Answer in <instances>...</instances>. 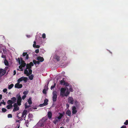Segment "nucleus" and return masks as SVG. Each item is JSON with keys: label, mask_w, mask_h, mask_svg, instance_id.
I'll use <instances>...</instances> for the list:
<instances>
[{"label": "nucleus", "mask_w": 128, "mask_h": 128, "mask_svg": "<svg viewBox=\"0 0 128 128\" xmlns=\"http://www.w3.org/2000/svg\"><path fill=\"white\" fill-rule=\"evenodd\" d=\"M16 97L17 98V103L18 106H20L21 105V102L22 101V98L20 94L16 95Z\"/></svg>", "instance_id": "f257e3e1"}, {"label": "nucleus", "mask_w": 128, "mask_h": 128, "mask_svg": "<svg viewBox=\"0 0 128 128\" xmlns=\"http://www.w3.org/2000/svg\"><path fill=\"white\" fill-rule=\"evenodd\" d=\"M28 80V78L23 76L18 79L17 80V82H18L20 83V82L23 80L24 82L26 83L27 82Z\"/></svg>", "instance_id": "f03ea898"}, {"label": "nucleus", "mask_w": 128, "mask_h": 128, "mask_svg": "<svg viewBox=\"0 0 128 128\" xmlns=\"http://www.w3.org/2000/svg\"><path fill=\"white\" fill-rule=\"evenodd\" d=\"M57 92L56 90L53 91L52 93V94L53 95L52 100L54 102L56 101V98L57 97Z\"/></svg>", "instance_id": "7ed1b4c3"}, {"label": "nucleus", "mask_w": 128, "mask_h": 128, "mask_svg": "<svg viewBox=\"0 0 128 128\" xmlns=\"http://www.w3.org/2000/svg\"><path fill=\"white\" fill-rule=\"evenodd\" d=\"M66 88H61L60 94V96H62L63 97L64 96V94L65 93V91L66 90Z\"/></svg>", "instance_id": "20e7f679"}, {"label": "nucleus", "mask_w": 128, "mask_h": 128, "mask_svg": "<svg viewBox=\"0 0 128 128\" xmlns=\"http://www.w3.org/2000/svg\"><path fill=\"white\" fill-rule=\"evenodd\" d=\"M28 103L30 105L31 104H32V102L31 98H29L28 100ZM27 103H26L25 104V108H28L30 106V105H29V106L27 105Z\"/></svg>", "instance_id": "39448f33"}, {"label": "nucleus", "mask_w": 128, "mask_h": 128, "mask_svg": "<svg viewBox=\"0 0 128 128\" xmlns=\"http://www.w3.org/2000/svg\"><path fill=\"white\" fill-rule=\"evenodd\" d=\"M18 105L16 103H14V105L13 106L14 107L13 110V112H15L17 111L19 109V107L18 106Z\"/></svg>", "instance_id": "423d86ee"}, {"label": "nucleus", "mask_w": 128, "mask_h": 128, "mask_svg": "<svg viewBox=\"0 0 128 128\" xmlns=\"http://www.w3.org/2000/svg\"><path fill=\"white\" fill-rule=\"evenodd\" d=\"M45 121V120H44L43 119L40 120L38 123L40 126L41 127L43 126L44 125V123Z\"/></svg>", "instance_id": "0eeeda50"}, {"label": "nucleus", "mask_w": 128, "mask_h": 128, "mask_svg": "<svg viewBox=\"0 0 128 128\" xmlns=\"http://www.w3.org/2000/svg\"><path fill=\"white\" fill-rule=\"evenodd\" d=\"M68 102L71 104H73L74 100L73 98L72 97H69L68 99Z\"/></svg>", "instance_id": "6e6552de"}, {"label": "nucleus", "mask_w": 128, "mask_h": 128, "mask_svg": "<svg viewBox=\"0 0 128 128\" xmlns=\"http://www.w3.org/2000/svg\"><path fill=\"white\" fill-rule=\"evenodd\" d=\"M20 83L18 82L15 85V87L18 88H21L22 87V84H20Z\"/></svg>", "instance_id": "1a4fd4ad"}, {"label": "nucleus", "mask_w": 128, "mask_h": 128, "mask_svg": "<svg viewBox=\"0 0 128 128\" xmlns=\"http://www.w3.org/2000/svg\"><path fill=\"white\" fill-rule=\"evenodd\" d=\"M27 112L26 110H24L22 114L21 117H23L25 118L26 117V115L27 114Z\"/></svg>", "instance_id": "9d476101"}, {"label": "nucleus", "mask_w": 128, "mask_h": 128, "mask_svg": "<svg viewBox=\"0 0 128 128\" xmlns=\"http://www.w3.org/2000/svg\"><path fill=\"white\" fill-rule=\"evenodd\" d=\"M72 114H76L77 112V111L76 110V108L75 106L72 107Z\"/></svg>", "instance_id": "9b49d317"}, {"label": "nucleus", "mask_w": 128, "mask_h": 128, "mask_svg": "<svg viewBox=\"0 0 128 128\" xmlns=\"http://www.w3.org/2000/svg\"><path fill=\"white\" fill-rule=\"evenodd\" d=\"M37 59L41 62H43L44 60V58L40 56H39L38 57Z\"/></svg>", "instance_id": "f8f14e48"}, {"label": "nucleus", "mask_w": 128, "mask_h": 128, "mask_svg": "<svg viewBox=\"0 0 128 128\" xmlns=\"http://www.w3.org/2000/svg\"><path fill=\"white\" fill-rule=\"evenodd\" d=\"M22 56H26L25 58L26 60H27L28 58V54H27V52H24L22 54Z\"/></svg>", "instance_id": "ddd939ff"}, {"label": "nucleus", "mask_w": 128, "mask_h": 128, "mask_svg": "<svg viewBox=\"0 0 128 128\" xmlns=\"http://www.w3.org/2000/svg\"><path fill=\"white\" fill-rule=\"evenodd\" d=\"M54 59H56L57 61H59L60 60V56L57 55H55L54 56Z\"/></svg>", "instance_id": "4468645a"}, {"label": "nucleus", "mask_w": 128, "mask_h": 128, "mask_svg": "<svg viewBox=\"0 0 128 128\" xmlns=\"http://www.w3.org/2000/svg\"><path fill=\"white\" fill-rule=\"evenodd\" d=\"M52 113L50 112H48V113L47 116L50 119L52 118Z\"/></svg>", "instance_id": "2eb2a0df"}, {"label": "nucleus", "mask_w": 128, "mask_h": 128, "mask_svg": "<svg viewBox=\"0 0 128 128\" xmlns=\"http://www.w3.org/2000/svg\"><path fill=\"white\" fill-rule=\"evenodd\" d=\"M67 88V90L66 91V92L64 94V96H67L70 94V92H69L68 91V88Z\"/></svg>", "instance_id": "dca6fc26"}, {"label": "nucleus", "mask_w": 128, "mask_h": 128, "mask_svg": "<svg viewBox=\"0 0 128 128\" xmlns=\"http://www.w3.org/2000/svg\"><path fill=\"white\" fill-rule=\"evenodd\" d=\"M60 121V120L58 119L56 117V118L55 120L53 121V122L54 124H56L57 122L58 123Z\"/></svg>", "instance_id": "f3484780"}, {"label": "nucleus", "mask_w": 128, "mask_h": 128, "mask_svg": "<svg viewBox=\"0 0 128 128\" xmlns=\"http://www.w3.org/2000/svg\"><path fill=\"white\" fill-rule=\"evenodd\" d=\"M16 98L14 97H13L11 98V100L12 101V102L13 103H15L16 102Z\"/></svg>", "instance_id": "a211bd4d"}, {"label": "nucleus", "mask_w": 128, "mask_h": 128, "mask_svg": "<svg viewBox=\"0 0 128 128\" xmlns=\"http://www.w3.org/2000/svg\"><path fill=\"white\" fill-rule=\"evenodd\" d=\"M66 114L68 116H70L71 114V112L70 110H68L66 112Z\"/></svg>", "instance_id": "6ab92c4d"}, {"label": "nucleus", "mask_w": 128, "mask_h": 128, "mask_svg": "<svg viewBox=\"0 0 128 128\" xmlns=\"http://www.w3.org/2000/svg\"><path fill=\"white\" fill-rule=\"evenodd\" d=\"M4 63L5 64V65L6 66H8L9 65V63L8 61L6 60L5 59L4 62Z\"/></svg>", "instance_id": "aec40b11"}, {"label": "nucleus", "mask_w": 128, "mask_h": 128, "mask_svg": "<svg viewBox=\"0 0 128 128\" xmlns=\"http://www.w3.org/2000/svg\"><path fill=\"white\" fill-rule=\"evenodd\" d=\"M63 116V115L62 114L60 113V115L57 118L59 120H60L61 118Z\"/></svg>", "instance_id": "412c9836"}, {"label": "nucleus", "mask_w": 128, "mask_h": 128, "mask_svg": "<svg viewBox=\"0 0 128 128\" xmlns=\"http://www.w3.org/2000/svg\"><path fill=\"white\" fill-rule=\"evenodd\" d=\"M48 100L47 98H45L44 100V104L46 106L48 104Z\"/></svg>", "instance_id": "4be33fe9"}, {"label": "nucleus", "mask_w": 128, "mask_h": 128, "mask_svg": "<svg viewBox=\"0 0 128 128\" xmlns=\"http://www.w3.org/2000/svg\"><path fill=\"white\" fill-rule=\"evenodd\" d=\"M7 103L9 105H12V104H13L12 102V101L11 100H9L7 101Z\"/></svg>", "instance_id": "5701e85b"}, {"label": "nucleus", "mask_w": 128, "mask_h": 128, "mask_svg": "<svg viewBox=\"0 0 128 128\" xmlns=\"http://www.w3.org/2000/svg\"><path fill=\"white\" fill-rule=\"evenodd\" d=\"M24 73L25 74H26V75L27 76H29V74H28V70L26 69L24 70Z\"/></svg>", "instance_id": "b1692460"}, {"label": "nucleus", "mask_w": 128, "mask_h": 128, "mask_svg": "<svg viewBox=\"0 0 128 128\" xmlns=\"http://www.w3.org/2000/svg\"><path fill=\"white\" fill-rule=\"evenodd\" d=\"M12 105H8L6 106V108L8 109H10L12 107Z\"/></svg>", "instance_id": "393cba45"}, {"label": "nucleus", "mask_w": 128, "mask_h": 128, "mask_svg": "<svg viewBox=\"0 0 128 128\" xmlns=\"http://www.w3.org/2000/svg\"><path fill=\"white\" fill-rule=\"evenodd\" d=\"M31 68V67L30 65V64H27L26 65V69H30Z\"/></svg>", "instance_id": "a878e982"}, {"label": "nucleus", "mask_w": 128, "mask_h": 128, "mask_svg": "<svg viewBox=\"0 0 128 128\" xmlns=\"http://www.w3.org/2000/svg\"><path fill=\"white\" fill-rule=\"evenodd\" d=\"M14 84H11L10 85L8 86V88L9 89H11L14 86Z\"/></svg>", "instance_id": "bb28decb"}, {"label": "nucleus", "mask_w": 128, "mask_h": 128, "mask_svg": "<svg viewBox=\"0 0 128 128\" xmlns=\"http://www.w3.org/2000/svg\"><path fill=\"white\" fill-rule=\"evenodd\" d=\"M56 85V83H54V85L51 86V87H50V89L51 90H52L53 88H54Z\"/></svg>", "instance_id": "cd10ccee"}, {"label": "nucleus", "mask_w": 128, "mask_h": 128, "mask_svg": "<svg viewBox=\"0 0 128 128\" xmlns=\"http://www.w3.org/2000/svg\"><path fill=\"white\" fill-rule=\"evenodd\" d=\"M28 77L29 79L30 80H32L34 76L32 74L30 76H29Z\"/></svg>", "instance_id": "c85d7f7f"}, {"label": "nucleus", "mask_w": 128, "mask_h": 128, "mask_svg": "<svg viewBox=\"0 0 128 128\" xmlns=\"http://www.w3.org/2000/svg\"><path fill=\"white\" fill-rule=\"evenodd\" d=\"M25 124L26 126L27 127H28V126L29 124V122H28V120H26V122L25 123Z\"/></svg>", "instance_id": "c756f323"}, {"label": "nucleus", "mask_w": 128, "mask_h": 128, "mask_svg": "<svg viewBox=\"0 0 128 128\" xmlns=\"http://www.w3.org/2000/svg\"><path fill=\"white\" fill-rule=\"evenodd\" d=\"M47 89L46 90L45 89H44L42 91V92L44 94H46V91L48 90V87H47Z\"/></svg>", "instance_id": "7c9ffc66"}, {"label": "nucleus", "mask_w": 128, "mask_h": 128, "mask_svg": "<svg viewBox=\"0 0 128 128\" xmlns=\"http://www.w3.org/2000/svg\"><path fill=\"white\" fill-rule=\"evenodd\" d=\"M20 59L21 60V62H20V63H21L20 64H23L24 63H26L23 60L22 58H20Z\"/></svg>", "instance_id": "2f4dec72"}, {"label": "nucleus", "mask_w": 128, "mask_h": 128, "mask_svg": "<svg viewBox=\"0 0 128 128\" xmlns=\"http://www.w3.org/2000/svg\"><path fill=\"white\" fill-rule=\"evenodd\" d=\"M7 111L6 109L4 108H2V111L3 112H5Z\"/></svg>", "instance_id": "473e14b6"}, {"label": "nucleus", "mask_w": 128, "mask_h": 128, "mask_svg": "<svg viewBox=\"0 0 128 128\" xmlns=\"http://www.w3.org/2000/svg\"><path fill=\"white\" fill-rule=\"evenodd\" d=\"M65 81H64V80H63V79L61 80V81L60 82V83L62 85L64 83Z\"/></svg>", "instance_id": "72a5a7b5"}, {"label": "nucleus", "mask_w": 128, "mask_h": 128, "mask_svg": "<svg viewBox=\"0 0 128 128\" xmlns=\"http://www.w3.org/2000/svg\"><path fill=\"white\" fill-rule=\"evenodd\" d=\"M63 85H65L66 86H69V84L67 82H65L64 84H63Z\"/></svg>", "instance_id": "f704fd0d"}, {"label": "nucleus", "mask_w": 128, "mask_h": 128, "mask_svg": "<svg viewBox=\"0 0 128 128\" xmlns=\"http://www.w3.org/2000/svg\"><path fill=\"white\" fill-rule=\"evenodd\" d=\"M28 70L29 71V72L28 73V74H29V76L31 74H32V70L31 69H29Z\"/></svg>", "instance_id": "c9c22d12"}, {"label": "nucleus", "mask_w": 128, "mask_h": 128, "mask_svg": "<svg viewBox=\"0 0 128 128\" xmlns=\"http://www.w3.org/2000/svg\"><path fill=\"white\" fill-rule=\"evenodd\" d=\"M6 71L5 70H2V71L1 73L2 74V75H4L6 73Z\"/></svg>", "instance_id": "e433bc0d"}, {"label": "nucleus", "mask_w": 128, "mask_h": 128, "mask_svg": "<svg viewBox=\"0 0 128 128\" xmlns=\"http://www.w3.org/2000/svg\"><path fill=\"white\" fill-rule=\"evenodd\" d=\"M28 92L27 91H25L23 92V94L24 95H26L28 94Z\"/></svg>", "instance_id": "4c0bfd02"}, {"label": "nucleus", "mask_w": 128, "mask_h": 128, "mask_svg": "<svg viewBox=\"0 0 128 128\" xmlns=\"http://www.w3.org/2000/svg\"><path fill=\"white\" fill-rule=\"evenodd\" d=\"M8 118H11L12 117V116L11 114H8Z\"/></svg>", "instance_id": "58836bf2"}, {"label": "nucleus", "mask_w": 128, "mask_h": 128, "mask_svg": "<svg viewBox=\"0 0 128 128\" xmlns=\"http://www.w3.org/2000/svg\"><path fill=\"white\" fill-rule=\"evenodd\" d=\"M26 65V63H24L23 64H21L20 65L22 66L23 68Z\"/></svg>", "instance_id": "ea45409f"}, {"label": "nucleus", "mask_w": 128, "mask_h": 128, "mask_svg": "<svg viewBox=\"0 0 128 128\" xmlns=\"http://www.w3.org/2000/svg\"><path fill=\"white\" fill-rule=\"evenodd\" d=\"M44 106H46V105L44 103L42 104H40L39 105V106L40 107H42Z\"/></svg>", "instance_id": "a19ab883"}, {"label": "nucleus", "mask_w": 128, "mask_h": 128, "mask_svg": "<svg viewBox=\"0 0 128 128\" xmlns=\"http://www.w3.org/2000/svg\"><path fill=\"white\" fill-rule=\"evenodd\" d=\"M124 124L125 125H127L128 124V120H126V122L124 123Z\"/></svg>", "instance_id": "79ce46f5"}, {"label": "nucleus", "mask_w": 128, "mask_h": 128, "mask_svg": "<svg viewBox=\"0 0 128 128\" xmlns=\"http://www.w3.org/2000/svg\"><path fill=\"white\" fill-rule=\"evenodd\" d=\"M69 90H70V92H73L72 88V86L70 87V88H69Z\"/></svg>", "instance_id": "37998d69"}, {"label": "nucleus", "mask_w": 128, "mask_h": 128, "mask_svg": "<svg viewBox=\"0 0 128 128\" xmlns=\"http://www.w3.org/2000/svg\"><path fill=\"white\" fill-rule=\"evenodd\" d=\"M34 44H33V46L34 48H35V46H36V42L35 41H34Z\"/></svg>", "instance_id": "c03bdc74"}, {"label": "nucleus", "mask_w": 128, "mask_h": 128, "mask_svg": "<svg viewBox=\"0 0 128 128\" xmlns=\"http://www.w3.org/2000/svg\"><path fill=\"white\" fill-rule=\"evenodd\" d=\"M42 37L44 38H46V34H45L44 33L42 34Z\"/></svg>", "instance_id": "a18cd8bd"}, {"label": "nucleus", "mask_w": 128, "mask_h": 128, "mask_svg": "<svg viewBox=\"0 0 128 128\" xmlns=\"http://www.w3.org/2000/svg\"><path fill=\"white\" fill-rule=\"evenodd\" d=\"M30 64V66L31 67L32 66H34V64L32 62H30V64Z\"/></svg>", "instance_id": "49530a36"}, {"label": "nucleus", "mask_w": 128, "mask_h": 128, "mask_svg": "<svg viewBox=\"0 0 128 128\" xmlns=\"http://www.w3.org/2000/svg\"><path fill=\"white\" fill-rule=\"evenodd\" d=\"M26 95H24L22 96V100H24L25 99V98H26Z\"/></svg>", "instance_id": "de8ad7c7"}, {"label": "nucleus", "mask_w": 128, "mask_h": 128, "mask_svg": "<svg viewBox=\"0 0 128 128\" xmlns=\"http://www.w3.org/2000/svg\"><path fill=\"white\" fill-rule=\"evenodd\" d=\"M18 60L19 64H21L20 60L19 58H18Z\"/></svg>", "instance_id": "09e8293b"}, {"label": "nucleus", "mask_w": 128, "mask_h": 128, "mask_svg": "<svg viewBox=\"0 0 128 128\" xmlns=\"http://www.w3.org/2000/svg\"><path fill=\"white\" fill-rule=\"evenodd\" d=\"M39 52V50L38 49H37L35 50V52L36 53H38Z\"/></svg>", "instance_id": "8fccbe9b"}, {"label": "nucleus", "mask_w": 128, "mask_h": 128, "mask_svg": "<svg viewBox=\"0 0 128 128\" xmlns=\"http://www.w3.org/2000/svg\"><path fill=\"white\" fill-rule=\"evenodd\" d=\"M36 60H33V62L34 64H36Z\"/></svg>", "instance_id": "3c124183"}, {"label": "nucleus", "mask_w": 128, "mask_h": 128, "mask_svg": "<svg viewBox=\"0 0 128 128\" xmlns=\"http://www.w3.org/2000/svg\"><path fill=\"white\" fill-rule=\"evenodd\" d=\"M7 91V89L6 88H5L3 90V92H6Z\"/></svg>", "instance_id": "603ef678"}, {"label": "nucleus", "mask_w": 128, "mask_h": 128, "mask_svg": "<svg viewBox=\"0 0 128 128\" xmlns=\"http://www.w3.org/2000/svg\"><path fill=\"white\" fill-rule=\"evenodd\" d=\"M120 128H127L126 127V126L124 125H123Z\"/></svg>", "instance_id": "864d4df0"}, {"label": "nucleus", "mask_w": 128, "mask_h": 128, "mask_svg": "<svg viewBox=\"0 0 128 128\" xmlns=\"http://www.w3.org/2000/svg\"><path fill=\"white\" fill-rule=\"evenodd\" d=\"M40 46L38 45H36V46H35V48H40Z\"/></svg>", "instance_id": "5fc2aeb1"}, {"label": "nucleus", "mask_w": 128, "mask_h": 128, "mask_svg": "<svg viewBox=\"0 0 128 128\" xmlns=\"http://www.w3.org/2000/svg\"><path fill=\"white\" fill-rule=\"evenodd\" d=\"M0 104H3L4 105L6 104V102L4 101L3 102H1Z\"/></svg>", "instance_id": "6e6d98bb"}, {"label": "nucleus", "mask_w": 128, "mask_h": 128, "mask_svg": "<svg viewBox=\"0 0 128 128\" xmlns=\"http://www.w3.org/2000/svg\"><path fill=\"white\" fill-rule=\"evenodd\" d=\"M20 113V112H19L18 113V115H17V117L18 118V119H19L20 118V117L18 116V115Z\"/></svg>", "instance_id": "4d7b16f0"}, {"label": "nucleus", "mask_w": 128, "mask_h": 128, "mask_svg": "<svg viewBox=\"0 0 128 128\" xmlns=\"http://www.w3.org/2000/svg\"><path fill=\"white\" fill-rule=\"evenodd\" d=\"M16 74V72L15 70H14V75H15Z\"/></svg>", "instance_id": "13d9d810"}, {"label": "nucleus", "mask_w": 128, "mask_h": 128, "mask_svg": "<svg viewBox=\"0 0 128 128\" xmlns=\"http://www.w3.org/2000/svg\"><path fill=\"white\" fill-rule=\"evenodd\" d=\"M22 67H23L22 66L20 65L19 66V68L20 69L22 68Z\"/></svg>", "instance_id": "bf43d9fd"}, {"label": "nucleus", "mask_w": 128, "mask_h": 128, "mask_svg": "<svg viewBox=\"0 0 128 128\" xmlns=\"http://www.w3.org/2000/svg\"><path fill=\"white\" fill-rule=\"evenodd\" d=\"M2 58H6V56L5 55H2Z\"/></svg>", "instance_id": "052dcab7"}, {"label": "nucleus", "mask_w": 128, "mask_h": 128, "mask_svg": "<svg viewBox=\"0 0 128 128\" xmlns=\"http://www.w3.org/2000/svg\"><path fill=\"white\" fill-rule=\"evenodd\" d=\"M75 103V104H76L77 103H78V102L77 100H75L74 101Z\"/></svg>", "instance_id": "680f3d73"}, {"label": "nucleus", "mask_w": 128, "mask_h": 128, "mask_svg": "<svg viewBox=\"0 0 128 128\" xmlns=\"http://www.w3.org/2000/svg\"><path fill=\"white\" fill-rule=\"evenodd\" d=\"M40 61H36V64H39L40 63Z\"/></svg>", "instance_id": "e2e57ef3"}, {"label": "nucleus", "mask_w": 128, "mask_h": 128, "mask_svg": "<svg viewBox=\"0 0 128 128\" xmlns=\"http://www.w3.org/2000/svg\"><path fill=\"white\" fill-rule=\"evenodd\" d=\"M3 69H0V74L1 73Z\"/></svg>", "instance_id": "0e129e2a"}, {"label": "nucleus", "mask_w": 128, "mask_h": 128, "mask_svg": "<svg viewBox=\"0 0 128 128\" xmlns=\"http://www.w3.org/2000/svg\"><path fill=\"white\" fill-rule=\"evenodd\" d=\"M66 106L67 107H69V105L68 104H66Z\"/></svg>", "instance_id": "69168bd1"}, {"label": "nucleus", "mask_w": 128, "mask_h": 128, "mask_svg": "<svg viewBox=\"0 0 128 128\" xmlns=\"http://www.w3.org/2000/svg\"><path fill=\"white\" fill-rule=\"evenodd\" d=\"M65 72H62V74H65Z\"/></svg>", "instance_id": "338daca9"}, {"label": "nucleus", "mask_w": 128, "mask_h": 128, "mask_svg": "<svg viewBox=\"0 0 128 128\" xmlns=\"http://www.w3.org/2000/svg\"><path fill=\"white\" fill-rule=\"evenodd\" d=\"M23 70V68H21L20 70V71H22Z\"/></svg>", "instance_id": "774afa93"}]
</instances>
